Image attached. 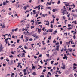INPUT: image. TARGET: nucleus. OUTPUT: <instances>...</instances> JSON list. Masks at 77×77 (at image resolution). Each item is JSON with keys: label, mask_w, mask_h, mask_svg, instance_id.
I'll return each instance as SVG.
<instances>
[{"label": "nucleus", "mask_w": 77, "mask_h": 77, "mask_svg": "<svg viewBox=\"0 0 77 77\" xmlns=\"http://www.w3.org/2000/svg\"><path fill=\"white\" fill-rule=\"evenodd\" d=\"M32 75H36V72H35L32 73Z\"/></svg>", "instance_id": "4468645a"}, {"label": "nucleus", "mask_w": 77, "mask_h": 77, "mask_svg": "<svg viewBox=\"0 0 77 77\" xmlns=\"http://www.w3.org/2000/svg\"><path fill=\"white\" fill-rule=\"evenodd\" d=\"M39 51H38V54H36V55H39Z\"/></svg>", "instance_id": "79ce46f5"}, {"label": "nucleus", "mask_w": 77, "mask_h": 77, "mask_svg": "<svg viewBox=\"0 0 77 77\" xmlns=\"http://www.w3.org/2000/svg\"><path fill=\"white\" fill-rule=\"evenodd\" d=\"M53 43H56V40H54V41H53Z\"/></svg>", "instance_id": "5701e85b"}, {"label": "nucleus", "mask_w": 77, "mask_h": 77, "mask_svg": "<svg viewBox=\"0 0 77 77\" xmlns=\"http://www.w3.org/2000/svg\"><path fill=\"white\" fill-rule=\"evenodd\" d=\"M7 62H9V60L8 59V58H7L6 59Z\"/></svg>", "instance_id": "bb28decb"}, {"label": "nucleus", "mask_w": 77, "mask_h": 77, "mask_svg": "<svg viewBox=\"0 0 77 77\" xmlns=\"http://www.w3.org/2000/svg\"><path fill=\"white\" fill-rule=\"evenodd\" d=\"M47 9H50V10H51V7H48L47 8Z\"/></svg>", "instance_id": "2eb2a0df"}, {"label": "nucleus", "mask_w": 77, "mask_h": 77, "mask_svg": "<svg viewBox=\"0 0 77 77\" xmlns=\"http://www.w3.org/2000/svg\"><path fill=\"white\" fill-rule=\"evenodd\" d=\"M9 15H11V14H12V13L11 12H10L8 13Z\"/></svg>", "instance_id": "603ef678"}, {"label": "nucleus", "mask_w": 77, "mask_h": 77, "mask_svg": "<svg viewBox=\"0 0 77 77\" xmlns=\"http://www.w3.org/2000/svg\"><path fill=\"white\" fill-rule=\"evenodd\" d=\"M26 60V59L25 58H23L22 59V61L23 62H24V61Z\"/></svg>", "instance_id": "c85d7f7f"}, {"label": "nucleus", "mask_w": 77, "mask_h": 77, "mask_svg": "<svg viewBox=\"0 0 77 77\" xmlns=\"http://www.w3.org/2000/svg\"><path fill=\"white\" fill-rule=\"evenodd\" d=\"M47 23H46V25H47V26H48L49 24H50V23H49V22L48 21V20H47L46 21Z\"/></svg>", "instance_id": "f8f14e48"}, {"label": "nucleus", "mask_w": 77, "mask_h": 77, "mask_svg": "<svg viewBox=\"0 0 77 77\" xmlns=\"http://www.w3.org/2000/svg\"><path fill=\"white\" fill-rule=\"evenodd\" d=\"M26 26H27L26 28L28 29V28H29V24H28Z\"/></svg>", "instance_id": "a211bd4d"}, {"label": "nucleus", "mask_w": 77, "mask_h": 77, "mask_svg": "<svg viewBox=\"0 0 77 77\" xmlns=\"http://www.w3.org/2000/svg\"><path fill=\"white\" fill-rule=\"evenodd\" d=\"M32 36H33V37H36V35L33 34Z\"/></svg>", "instance_id": "4be33fe9"}, {"label": "nucleus", "mask_w": 77, "mask_h": 77, "mask_svg": "<svg viewBox=\"0 0 77 77\" xmlns=\"http://www.w3.org/2000/svg\"><path fill=\"white\" fill-rule=\"evenodd\" d=\"M75 45H74L72 46V47H75Z\"/></svg>", "instance_id": "774afa93"}, {"label": "nucleus", "mask_w": 77, "mask_h": 77, "mask_svg": "<svg viewBox=\"0 0 77 77\" xmlns=\"http://www.w3.org/2000/svg\"><path fill=\"white\" fill-rule=\"evenodd\" d=\"M61 68L63 69H65V65L63 63L62 64Z\"/></svg>", "instance_id": "f257e3e1"}, {"label": "nucleus", "mask_w": 77, "mask_h": 77, "mask_svg": "<svg viewBox=\"0 0 77 77\" xmlns=\"http://www.w3.org/2000/svg\"><path fill=\"white\" fill-rule=\"evenodd\" d=\"M73 25H72V27H70L68 28V30H71V29H72V28H73Z\"/></svg>", "instance_id": "9d476101"}, {"label": "nucleus", "mask_w": 77, "mask_h": 77, "mask_svg": "<svg viewBox=\"0 0 77 77\" xmlns=\"http://www.w3.org/2000/svg\"><path fill=\"white\" fill-rule=\"evenodd\" d=\"M60 44H62V41H60Z\"/></svg>", "instance_id": "de8ad7c7"}, {"label": "nucleus", "mask_w": 77, "mask_h": 77, "mask_svg": "<svg viewBox=\"0 0 77 77\" xmlns=\"http://www.w3.org/2000/svg\"><path fill=\"white\" fill-rule=\"evenodd\" d=\"M59 19L58 18H57L56 19V20H57V22L59 21Z\"/></svg>", "instance_id": "6e6d98bb"}, {"label": "nucleus", "mask_w": 77, "mask_h": 77, "mask_svg": "<svg viewBox=\"0 0 77 77\" xmlns=\"http://www.w3.org/2000/svg\"><path fill=\"white\" fill-rule=\"evenodd\" d=\"M51 28H53V24H51Z\"/></svg>", "instance_id": "3c124183"}, {"label": "nucleus", "mask_w": 77, "mask_h": 77, "mask_svg": "<svg viewBox=\"0 0 77 77\" xmlns=\"http://www.w3.org/2000/svg\"><path fill=\"white\" fill-rule=\"evenodd\" d=\"M27 8L26 7V6H24V7H23V8H24V9L25 10H26V9H27Z\"/></svg>", "instance_id": "6ab92c4d"}, {"label": "nucleus", "mask_w": 77, "mask_h": 77, "mask_svg": "<svg viewBox=\"0 0 77 77\" xmlns=\"http://www.w3.org/2000/svg\"><path fill=\"white\" fill-rule=\"evenodd\" d=\"M48 74L50 75V76H51V73H50V72H48Z\"/></svg>", "instance_id": "393cba45"}, {"label": "nucleus", "mask_w": 77, "mask_h": 77, "mask_svg": "<svg viewBox=\"0 0 77 77\" xmlns=\"http://www.w3.org/2000/svg\"><path fill=\"white\" fill-rule=\"evenodd\" d=\"M36 10H34L33 11V12L35 13V12H36Z\"/></svg>", "instance_id": "5fc2aeb1"}, {"label": "nucleus", "mask_w": 77, "mask_h": 77, "mask_svg": "<svg viewBox=\"0 0 77 77\" xmlns=\"http://www.w3.org/2000/svg\"><path fill=\"white\" fill-rule=\"evenodd\" d=\"M74 24H77V21H74Z\"/></svg>", "instance_id": "2f4dec72"}, {"label": "nucleus", "mask_w": 77, "mask_h": 77, "mask_svg": "<svg viewBox=\"0 0 77 77\" xmlns=\"http://www.w3.org/2000/svg\"><path fill=\"white\" fill-rule=\"evenodd\" d=\"M56 45H58V44H59V43L58 42L57 43H56L55 44Z\"/></svg>", "instance_id": "0e129e2a"}, {"label": "nucleus", "mask_w": 77, "mask_h": 77, "mask_svg": "<svg viewBox=\"0 0 77 77\" xmlns=\"http://www.w3.org/2000/svg\"><path fill=\"white\" fill-rule=\"evenodd\" d=\"M9 1H8L7 0H6V2H5V3H9Z\"/></svg>", "instance_id": "bf43d9fd"}, {"label": "nucleus", "mask_w": 77, "mask_h": 77, "mask_svg": "<svg viewBox=\"0 0 77 77\" xmlns=\"http://www.w3.org/2000/svg\"><path fill=\"white\" fill-rule=\"evenodd\" d=\"M43 35H47V33H46L45 32H43Z\"/></svg>", "instance_id": "ea45409f"}, {"label": "nucleus", "mask_w": 77, "mask_h": 77, "mask_svg": "<svg viewBox=\"0 0 77 77\" xmlns=\"http://www.w3.org/2000/svg\"><path fill=\"white\" fill-rule=\"evenodd\" d=\"M11 53L12 54H14V52L13 51H11Z\"/></svg>", "instance_id": "c03bdc74"}, {"label": "nucleus", "mask_w": 77, "mask_h": 77, "mask_svg": "<svg viewBox=\"0 0 77 77\" xmlns=\"http://www.w3.org/2000/svg\"><path fill=\"white\" fill-rule=\"evenodd\" d=\"M29 41H33V39H32V38H30L29 39Z\"/></svg>", "instance_id": "49530a36"}, {"label": "nucleus", "mask_w": 77, "mask_h": 77, "mask_svg": "<svg viewBox=\"0 0 77 77\" xmlns=\"http://www.w3.org/2000/svg\"><path fill=\"white\" fill-rule=\"evenodd\" d=\"M13 57V56L12 55H10L9 56V57Z\"/></svg>", "instance_id": "864d4df0"}, {"label": "nucleus", "mask_w": 77, "mask_h": 77, "mask_svg": "<svg viewBox=\"0 0 77 77\" xmlns=\"http://www.w3.org/2000/svg\"><path fill=\"white\" fill-rule=\"evenodd\" d=\"M55 77H59V75H58V74L55 75Z\"/></svg>", "instance_id": "e2e57ef3"}, {"label": "nucleus", "mask_w": 77, "mask_h": 77, "mask_svg": "<svg viewBox=\"0 0 77 77\" xmlns=\"http://www.w3.org/2000/svg\"><path fill=\"white\" fill-rule=\"evenodd\" d=\"M40 32H41V29H38V33L39 34H40Z\"/></svg>", "instance_id": "39448f33"}, {"label": "nucleus", "mask_w": 77, "mask_h": 77, "mask_svg": "<svg viewBox=\"0 0 77 77\" xmlns=\"http://www.w3.org/2000/svg\"><path fill=\"white\" fill-rule=\"evenodd\" d=\"M25 39H26V40H25V42H27L29 40V37H26Z\"/></svg>", "instance_id": "0eeeda50"}, {"label": "nucleus", "mask_w": 77, "mask_h": 77, "mask_svg": "<svg viewBox=\"0 0 77 77\" xmlns=\"http://www.w3.org/2000/svg\"><path fill=\"white\" fill-rule=\"evenodd\" d=\"M47 68H48V69H51V67H47Z\"/></svg>", "instance_id": "cd10ccee"}, {"label": "nucleus", "mask_w": 77, "mask_h": 77, "mask_svg": "<svg viewBox=\"0 0 77 77\" xmlns=\"http://www.w3.org/2000/svg\"><path fill=\"white\" fill-rule=\"evenodd\" d=\"M33 28H35V26H31V29H33Z\"/></svg>", "instance_id": "72a5a7b5"}, {"label": "nucleus", "mask_w": 77, "mask_h": 77, "mask_svg": "<svg viewBox=\"0 0 77 77\" xmlns=\"http://www.w3.org/2000/svg\"><path fill=\"white\" fill-rule=\"evenodd\" d=\"M71 40H70L69 41V42H66V43L67 45H68V44H70V43H71Z\"/></svg>", "instance_id": "20e7f679"}, {"label": "nucleus", "mask_w": 77, "mask_h": 77, "mask_svg": "<svg viewBox=\"0 0 77 77\" xmlns=\"http://www.w3.org/2000/svg\"><path fill=\"white\" fill-rule=\"evenodd\" d=\"M39 59H37V63H38V62H39Z\"/></svg>", "instance_id": "a19ab883"}, {"label": "nucleus", "mask_w": 77, "mask_h": 77, "mask_svg": "<svg viewBox=\"0 0 77 77\" xmlns=\"http://www.w3.org/2000/svg\"><path fill=\"white\" fill-rule=\"evenodd\" d=\"M6 2H3V5H6Z\"/></svg>", "instance_id": "473e14b6"}, {"label": "nucleus", "mask_w": 77, "mask_h": 77, "mask_svg": "<svg viewBox=\"0 0 77 77\" xmlns=\"http://www.w3.org/2000/svg\"><path fill=\"white\" fill-rule=\"evenodd\" d=\"M63 59H68V57L66 56V57H63Z\"/></svg>", "instance_id": "9b49d317"}, {"label": "nucleus", "mask_w": 77, "mask_h": 77, "mask_svg": "<svg viewBox=\"0 0 77 77\" xmlns=\"http://www.w3.org/2000/svg\"><path fill=\"white\" fill-rule=\"evenodd\" d=\"M53 62H54V61H51V64H53Z\"/></svg>", "instance_id": "69168bd1"}, {"label": "nucleus", "mask_w": 77, "mask_h": 77, "mask_svg": "<svg viewBox=\"0 0 77 77\" xmlns=\"http://www.w3.org/2000/svg\"><path fill=\"white\" fill-rule=\"evenodd\" d=\"M59 48V46L58 45L56 46V50L58 51Z\"/></svg>", "instance_id": "423d86ee"}, {"label": "nucleus", "mask_w": 77, "mask_h": 77, "mask_svg": "<svg viewBox=\"0 0 77 77\" xmlns=\"http://www.w3.org/2000/svg\"><path fill=\"white\" fill-rule=\"evenodd\" d=\"M65 11H66V10H63V11L62 12V13L63 14V15H65Z\"/></svg>", "instance_id": "6e6552de"}, {"label": "nucleus", "mask_w": 77, "mask_h": 77, "mask_svg": "<svg viewBox=\"0 0 77 77\" xmlns=\"http://www.w3.org/2000/svg\"><path fill=\"white\" fill-rule=\"evenodd\" d=\"M48 30L50 32H53V29H48Z\"/></svg>", "instance_id": "1a4fd4ad"}, {"label": "nucleus", "mask_w": 77, "mask_h": 77, "mask_svg": "<svg viewBox=\"0 0 77 77\" xmlns=\"http://www.w3.org/2000/svg\"><path fill=\"white\" fill-rule=\"evenodd\" d=\"M15 74L13 73L12 74H11V77H12V76H13V75H14Z\"/></svg>", "instance_id": "b1692460"}, {"label": "nucleus", "mask_w": 77, "mask_h": 77, "mask_svg": "<svg viewBox=\"0 0 77 77\" xmlns=\"http://www.w3.org/2000/svg\"><path fill=\"white\" fill-rule=\"evenodd\" d=\"M32 0H30L29 1V3H32Z\"/></svg>", "instance_id": "680f3d73"}, {"label": "nucleus", "mask_w": 77, "mask_h": 77, "mask_svg": "<svg viewBox=\"0 0 77 77\" xmlns=\"http://www.w3.org/2000/svg\"><path fill=\"white\" fill-rule=\"evenodd\" d=\"M18 30V28H16L15 29H14V31L16 32V31H17Z\"/></svg>", "instance_id": "e433bc0d"}, {"label": "nucleus", "mask_w": 77, "mask_h": 77, "mask_svg": "<svg viewBox=\"0 0 77 77\" xmlns=\"http://www.w3.org/2000/svg\"><path fill=\"white\" fill-rule=\"evenodd\" d=\"M11 63L10 64V65H13L14 64V62H13V61L11 60Z\"/></svg>", "instance_id": "dca6fc26"}, {"label": "nucleus", "mask_w": 77, "mask_h": 77, "mask_svg": "<svg viewBox=\"0 0 77 77\" xmlns=\"http://www.w3.org/2000/svg\"><path fill=\"white\" fill-rule=\"evenodd\" d=\"M70 26H71V25L70 24H68V27H70Z\"/></svg>", "instance_id": "4c0bfd02"}, {"label": "nucleus", "mask_w": 77, "mask_h": 77, "mask_svg": "<svg viewBox=\"0 0 77 77\" xmlns=\"http://www.w3.org/2000/svg\"><path fill=\"white\" fill-rule=\"evenodd\" d=\"M64 35H65L66 34V36H67V35H68V33H64Z\"/></svg>", "instance_id": "f704fd0d"}, {"label": "nucleus", "mask_w": 77, "mask_h": 77, "mask_svg": "<svg viewBox=\"0 0 77 77\" xmlns=\"http://www.w3.org/2000/svg\"><path fill=\"white\" fill-rule=\"evenodd\" d=\"M58 65V62H57V63H55L54 64V65Z\"/></svg>", "instance_id": "09e8293b"}, {"label": "nucleus", "mask_w": 77, "mask_h": 77, "mask_svg": "<svg viewBox=\"0 0 77 77\" xmlns=\"http://www.w3.org/2000/svg\"><path fill=\"white\" fill-rule=\"evenodd\" d=\"M46 71V70L45 69H44L43 70V72H45Z\"/></svg>", "instance_id": "8fccbe9b"}, {"label": "nucleus", "mask_w": 77, "mask_h": 77, "mask_svg": "<svg viewBox=\"0 0 77 77\" xmlns=\"http://www.w3.org/2000/svg\"><path fill=\"white\" fill-rule=\"evenodd\" d=\"M60 0H59L58 1V2L57 3V4L58 5H59V4H60Z\"/></svg>", "instance_id": "412c9836"}, {"label": "nucleus", "mask_w": 77, "mask_h": 77, "mask_svg": "<svg viewBox=\"0 0 77 77\" xmlns=\"http://www.w3.org/2000/svg\"><path fill=\"white\" fill-rule=\"evenodd\" d=\"M70 4L71 3H68V2H67L66 4L65 5V6H66V7L68 6V5H69V4Z\"/></svg>", "instance_id": "7ed1b4c3"}, {"label": "nucleus", "mask_w": 77, "mask_h": 77, "mask_svg": "<svg viewBox=\"0 0 77 77\" xmlns=\"http://www.w3.org/2000/svg\"><path fill=\"white\" fill-rule=\"evenodd\" d=\"M52 2H53V0H51L49 3H48V2H47V4L48 5H51Z\"/></svg>", "instance_id": "f03ea898"}, {"label": "nucleus", "mask_w": 77, "mask_h": 77, "mask_svg": "<svg viewBox=\"0 0 77 77\" xmlns=\"http://www.w3.org/2000/svg\"><path fill=\"white\" fill-rule=\"evenodd\" d=\"M12 3H14V2H15V0H14L13 1H11Z\"/></svg>", "instance_id": "052dcab7"}, {"label": "nucleus", "mask_w": 77, "mask_h": 77, "mask_svg": "<svg viewBox=\"0 0 77 77\" xmlns=\"http://www.w3.org/2000/svg\"><path fill=\"white\" fill-rule=\"evenodd\" d=\"M73 66V70H74L75 69H76L77 68V67H75L74 66Z\"/></svg>", "instance_id": "a878e982"}, {"label": "nucleus", "mask_w": 77, "mask_h": 77, "mask_svg": "<svg viewBox=\"0 0 77 77\" xmlns=\"http://www.w3.org/2000/svg\"><path fill=\"white\" fill-rule=\"evenodd\" d=\"M73 65H74V66H77V64H75V63H74V64H73Z\"/></svg>", "instance_id": "a18cd8bd"}, {"label": "nucleus", "mask_w": 77, "mask_h": 77, "mask_svg": "<svg viewBox=\"0 0 77 77\" xmlns=\"http://www.w3.org/2000/svg\"><path fill=\"white\" fill-rule=\"evenodd\" d=\"M73 38L74 39H75V38H76V37H75V34L74 35V36H73Z\"/></svg>", "instance_id": "f3484780"}, {"label": "nucleus", "mask_w": 77, "mask_h": 77, "mask_svg": "<svg viewBox=\"0 0 77 77\" xmlns=\"http://www.w3.org/2000/svg\"><path fill=\"white\" fill-rule=\"evenodd\" d=\"M8 40V38H6L5 40V42H7V41Z\"/></svg>", "instance_id": "c9c22d12"}, {"label": "nucleus", "mask_w": 77, "mask_h": 77, "mask_svg": "<svg viewBox=\"0 0 77 77\" xmlns=\"http://www.w3.org/2000/svg\"><path fill=\"white\" fill-rule=\"evenodd\" d=\"M0 59H1L2 60L3 59V57H1Z\"/></svg>", "instance_id": "4d7b16f0"}, {"label": "nucleus", "mask_w": 77, "mask_h": 77, "mask_svg": "<svg viewBox=\"0 0 77 77\" xmlns=\"http://www.w3.org/2000/svg\"><path fill=\"white\" fill-rule=\"evenodd\" d=\"M46 56H47V57H49L50 55H49V54H46Z\"/></svg>", "instance_id": "13d9d810"}, {"label": "nucleus", "mask_w": 77, "mask_h": 77, "mask_svg": "<svg viewBox=\"0 0 77 77\" xmlns=\"http://www.w3.org/2000/svg\"><path fill=\"white\" fill-rule=\"evenodd\" d=\"M11 46H12V47H13V46L14 47H15V45L14 44H13L11 45Z\"/></svg>", "instance_id": "c756f323"}, {"label": "nucleus", "mask_w": 77, "mask_h": 77, "mask_svg": "<svg viewBox=\"0 0 77 77\" xmlns=\"http://www.w3.org/2000/svg\"><path fill=\"white\" fill-rule=\"evenodd\" d=\"M38 66H39V67H38V69H40V68H42V67H41V66H40V65H38Z\"/></svg>", "instance_id": "7c9ffc66"}, {"label": "nucleus", "mask_w": 77, "mask_h": 77, "mask_svg": "<svg viewBox=\"0 0 77 77\" xmlns=\"http://www.w3.org/2000/svg\"><path fill=\"white\" fill-rule=\"evenodd\" d=\"M19 41H20V39H18L17 40V43H19Z\"/></svg>", "instance_id": "37998d69"}, {"label": "nucleus", "mask_w": 77, "mask_h": 77, "mask_svg": "<svg viewBox=\"0 0 77 77\" xmlns=\"http://www.w3.org/2000/svg\"><path fill=\"white\" fill-rule=\"evenodd\" d=\"M56 11H57V9H53L52 10L53 12H55Z\"/></svg>", "instance_id": "ddd939ff"}, {"label": "nucleus", "mask_w": 77, "mask_h": 77, "mask_svg": "<svg viewBox=\"0 0 77 77\" xmlns=\"http://www.w3.org/2000/svg\"><path fill=\"white\" fill-rule=\"evenodd\" d=\"M34 59H36V58H37V57L36 56H34Z\"/></svg>", "instance_id": "338daca9"}, {"label": "nucleus", "mask_w": 77, "mask_h": 77, "mask_svg": "<svg viewBox=\"0 0 77 77\" xmlns=\"http://www.w3.org/2000/svg\"><path fill=\"white\" fill-rule=\"evenodd\" d=\"M51 39V36H50L48 38L49 40H50Z\"/></svg>", "instance_id": "aec40b11"}, {"label": "nucleus", "mask_w": 77, "mask_h": 77, "mask_svg": "<svg viewBox=\"0 0 77 77\" xmlns=\"http://www.w3.org/2000/svg\"><path fill=\"white\" fill-rule=\"evenodd\" d=\"M38 8V6H36V7H35V8H34V9H37V8Z\"/></svg>", "instance_id": "58836bf2"}]
</instances>
